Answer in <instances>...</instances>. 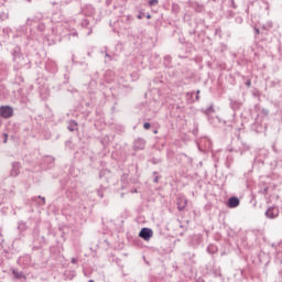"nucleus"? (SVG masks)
<instances>
[{"label":"nucleus","instance_id":"obj_2","mask_svg":"<svg viewBox=\"0 0 282 282\" xmlns=\"http://www.w3.org/2000/svg\"><path fill=\"white\" fill-rule=\"evenodd\" d=\"M139 237L143 238L145 241H149L153 237V230L149 228H142L139 232Z\"/></svg>","mask_w":282,"mask_h":282},{"label":"nucleus","instance_id":"obj_8","mask_svg":"<svg viewBox=\"0 0 282 282\" xmlns=\"http://www.w3.org/2000/svg\"><path fill=\"white\" fill-rule=\"evenodd\" d=\"M13 274H14V276H15L17 279L22 278V274H19V273H18V272H15V271H13Z\"/></svg>","mask_w":282,"mask_h":282},{"label":"nucleus","instance_id":"obj_10","mask_svg":"<svg viewBox=\"0 0 282 282\" xmlns=\"http://www.w3.org/2000/svg\"><path fill=\"white\" fill-rule=\"evenodd\" d=\"M246 85H247V87H250L251 82H250V80H248V82L246 83Z\"/></svg>","mask_w":282,"mask_h":282},{"label":"nucleus","instance_id":"obj_9","mask_svg":"<svg viewBox=\"0 0 282 282\" xmlns=\"http://www.w3.org/2000/svg\"><path fill=\"white\" fill-rule=\"evenodd\" d=\"M3 135H4V143H7L9 135L8 134H3Z\"/></svg>","mask_w":282,"mask_h":282},{"label":"nucleus","instance_id":"obj_13","mask_svg":"<svg viewBox=\"0 0 282 282\" xmlns=\"http://www.w3.org/2000/svg\"><path fill=\"white\" fill-rule=\"evenodd\" d=\"M256 33H259V30H257Z\"/></svg>","mask_w":282,"mask_h":282},{"label":"nucleus","instance_id":"obj_4","mask_svg":"<svg viewBox=\"0 0 282 282\" xmlns=\"http://www.w3.org/2000/svg\"><path fill=\"white\" fill-rule=\"evenodd\" d=\"M239 204H240V200L237 197H230L228 199V207L231 209L237 208L239 206Z\"/></svg>","mask_w":282,"mask_h":282},{"label":"nucleus","instance_id":"obj_5","mask_svg":"<svg viewBox=\"0 0 282 282\" xmlns=\"http://www.w3.org/2000/svg\"><path fill=\"white\" fill-rule=\"evenodd\" d=\"M186 205H187V202H186V200H184L183 203L177 202L178 210H180V212L184 210L185 207H186Z\"/></svg>","mask_w":282,"mask_h":282},{"label":"nucleus","instance_id":"obj_7","mask_svg":"<svg viewBox=\"0 0 282 282\" xmlns=\"http://www.w3.org/2000/svg\"><path fill=\"white\" fill-rule=\"evenodd\" d=\"M143 128H144L145 130H149V129H151V124H150L149 122H145V123L143 124Z\"/></svg>","mask_w":282,"mask_h":282},{"label":"nucleus","instance_id":"obj_14","mask_svg":"<svg viewBox=\"0 0 282 282\" xmlns=\"http://www.w3.org/2000/svg\"><path fill=\"white\" fill-rule=\"evenodd\" d=\"M89 282H94L93 280H90Z\"/></svg>","mask_w":282,"mask_h":282},{"label":"nucleus","instance_id":"obj_3","mask_svg":"<svg viewBox=\"0 0 282 282\" xmlns=\"http://www.w3.org/2000/svg\"><path fill=\"white\" fill-rule=\"evenodd\" d=\"M265 216L269 219H276L280 216V209L278 207H271L265 212Z\"/></svg>","mask_w":282,"mask_h":282},{"label":"nucleus","instance_id":"obj_1","mask_svg":"<svg viewBox=\"0 0 282 282\" xmlns=\"http://www.w3.org/2000/svg\"><path fill=\"white\" fill-rule=\"evenodd\" d=\"M0 115L2 118L8 119L13 116V108L9 106H2L0 107Z\"/></svg>","mask_w":282,"mask_h":282},{"label":"nucleus","instance_id":"obj_6","mask_svg":"<svg viewBox=\"0 0 282 282\" xmlns=\"http://www.w3.org/2000/svg\"><path fill=\"white\" fill-rule=\"evenodd\" d=\"M156 4H159V0H151V1H149V6L150 7H153V6H156Z\"/></svg>","mask_w":282,"mask_h":282},{"label":"nucleus","instance_id":"obj_11","mask_svg":"<svg viewBox=\"0 0 282 282\" xmlns=\"http://www.w3.org/2000/svg\"><path fill=\"white\" fill-rule=\"evenodd\" d=\"M147 19H152L151 14H148V15H147Z\"/></svg>","mask_w":282,"mask_h":282},{"label":"nucleus","instance_id":"obj_12","mask_svg":"<svg viewBox=\"0 0 282 282\" xmlns=\"http://www.w3.org/2000/svg\"><path fill=\"white\" fill-rule=\"evenodd\" d=\"M138 19H142V17L139 15Z\"/></svg>","mask_w":282,"mask_h":282}]
</instances>
